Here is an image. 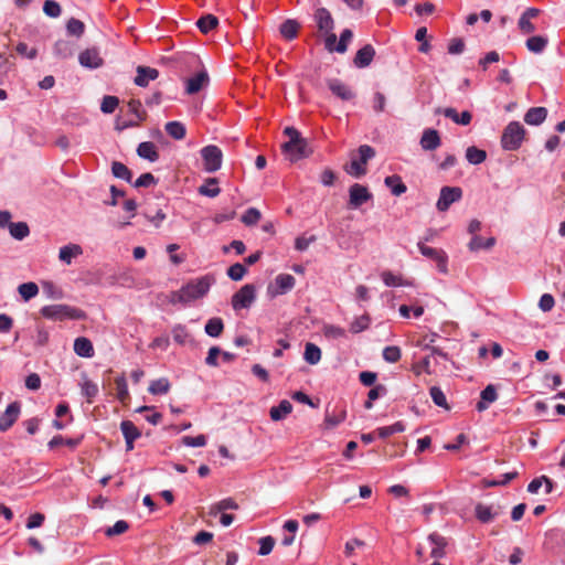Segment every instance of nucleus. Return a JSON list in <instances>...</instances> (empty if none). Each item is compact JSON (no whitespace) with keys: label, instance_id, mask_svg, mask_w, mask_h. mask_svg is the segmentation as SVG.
Masks as SVG:
<instances>
[{"label":"nucleus","instance_id":"nucleus-43","mask_svg":"<svg viewBox=\"0 0 565 565\" xmlns=\"http://www.w3.org/2000/svg\"><path fill=\"white\" fill-rule=\"evenodd\" d=\"M120 429L125 439L136 440L141 436L139 428L130 420H122Z\"/></svg>","mask_w":565,"mask_h":565},{"label":"nucleus","instance_id":"nucleus-49","mask_svg":"<svg viewBox=\"0 0 565 565\" xmlns=\"http://www.w3.org/2000/svg\"><path fill=\"white\" fill-rule=\"evenodd\" d=\"M43 294L50 299H62L64 294L63 290L52 281H42Z\"/></svg>","mask_w":565,"mask_h":565},{"label":"nucleus","instance_id":"nucleus-8","mask_svg":"<svg viewBox=\"0 0 565 565\" xmlns=\"http://www.w3.org/2000/svg\"><path fill=\"white\" fill-rule=\"evenodd\" d=\"M462 198V189L459 186H443L440 189L439 199L436 207L439 212H446L450 205L460 201Z\"/></svg>","mask_w":565,"mask_h":565},{"label":"nucleus","instance_id":"nucleus-28","mask_svg":"<svg viewBox=\"0 0 565 565\" xmlns=\"http://www.w3.org/2000/svg\"><path fill=\"white\" fill-rule=\"evenodd\" d=\"M547 116V110L545 107H532L524 115V121L527 125H540L542 124Z\"/></svg>","mask_w":565,"mask_h":565},{"label":"nucleus","instance_id":"nucleus-21","mask_svg":"<svg viewBox=\"0 0 565 565\" xmlns=\"http://www.w3.org/2000/svg\"><path fill=\"white\" fill-rule=\"evenodd\" d=\"M436 113H443L446 118L451 119L454 122L468 126L472 120V114L468 110H463L460 114L452 107H447L444 109H436Z\"/></svg>","mask_w":565,"mask_h":565},{"label":"nucleus","instance_id":"nucleus-27","mask_svg":"<svg viewBox=\"0 0 565 565\" xmlns=\"http://www.w3.org/2000/svg\"><path fill=\"white\" fill-rule=\"evenodd\" d=\"M137 153L140 158L154 162L159 159V152L153 142L143 141L138 145Z\"/></svg>","mask_w":565,"mask_h":565},{"label":"nucleus","instance_id":"nucleus-44","mask_svg":"<svg viewBox=\"0 0 565 565\" xmlns=\"http://www.w3.org/2000/svg\"><path fill=\"white\" fill-rule=\"evenodd\" d=\"M303 359L309 364H317L321 359V350L313 343H307L305 347Z\"/></svg>","mask_w":565,"mask_h":565},{"label":"nucleus","instance_id":"nucleus-58","mask_svg":"<svg viewBox=\"0 0 565 565\" xmlns=\"http://www.w3.org/2000/svg\"><path fill=\"white\" fill-rule=\"evenodd\" d=\"M246 267L241 263H236L227 268V276L234 280L239 281L246 274Z\"/></svg>","mask_w":565,"mask_h":565},{"label":"nucleus","instance_id":"nucleus-15","mask_svg":"<svg viewBox=\"0 0 565 565\" xmlns=\"http://www.w3.org/2000/svg\"><path fill=\"white\" fill-rule=\"evenodd\" d=\"M540 10L536 8H527L518 21V28L522 34H531L536 31L532 20L539 17Z\"/></svg>","mask_w":565,"mask_h":565},{"label":"nucleus","instance_id":"nucleus-54","mask_svg":"<svg viewBox=\"0 0 565 565\" xmlns=\"http://www.w3.org/2000/svg\"><path fill=\"white\" fill-rule=\"evenodd\" d=\"M370 327V317L367 315L355 318L350 324L352 333H360Z\"/></svg>","mask_w":565,"mask_h":565},{"label":"nucleus","instance_id":"nucleus-33","mask_svg":"<svg viewBox=\"0 0 565 565\" xmlns=\"http://www.w3.org/2000/svg\"><path fill=\"white\" fill-rule=\"evenodd\" d=\"M495 238L489 237L487 239H483L479 235H473L470 239L468 247L471 252H478L479 249H490L494 246Z\"/></svg>","mask_w":565,"mask_h":565},{"label":"nucleus","instance_id":"nucleus-1","mask_svg":"<svg viewBox=\"0 0 565 565\" xmlns=\"http://www.w3.org/2000/svg\"><path fill=\"white\" fill-rule=\"evenodd\" d=\"M212 285V279L209 276L201 277L192 280L181 289L172 291L169 296V301L172 305L182 303L186 305L193 300L205 296Z\"/></svg>","mask_w":565,"mask_h":565},{"label":"nucleus","instance_id":"nucleus-26","mask_svg":"<svg viewBox=\"0 0 565 565\" xmlns=\"http://www.w3.org/2000/svg\"><path fill=\"white\" fill-rule=\"evenodd\" d=\"M428 542L431 546V551H430L431 557L440 558L445 555L446 541L441 535H439L437 533H433L428 536Z\"/></svg>","mask_w":565,"mask_h":565},{"label":"nucleus","instance_id":"nucleus-61","mask_svg":"<svg viewBox=\"0 0 565 565\" xmlns=\"http://www.w3.org/2000/svg\"><path fill=\"white\" fill-rule=\"evenodd\" d=\"M402 356L401 349L396 345H390L383 350V359L388 363L397 362Z\"/></svg>","mask_w":565,"mask_h":565},{"label":"nucleus","instance_id":"nucleus-10","mask_svg":"<svg viewBox=\"0 0 565 565\" xmlns=\"http://www.w3.org/2000/svg\"><path fill=\"white\" fill-rule=\"evenodd\" d=\"M372 198L373 195L369 189L360 183H354L349 189V206L351 209H359Z\"/></svg>","mask_w":565,"mask_h":565},{"label":"nucleus","instance_id":"nucleus-38","mask_svg":"<svg viewBox=\"0 0 565 565\" xmlns=\"http://www.w3.org/2000/svg\"><path fill=\"white\" fill-rule=\"evenodd\" d=\"M204 330H205L206 334L212 338L220 337L224 330L223 320L217 317L209 319L205 324Z\"/></svg>","mask_w":565,"mask_h":565},{"label":"nucleus","instance_id":"nucleus-47","mask_svg":"<svg viewBox=\"0 0 565 565\" xmlns=\"http://www.w3.org/2000/svg\"><path fill=\"white\" fill-rule=\"evenodd\" d=\"M111 172L114 177L131 182L132 173L124 163L114 161L111 164Z\"/></svg>","mask_w":565,"mask_h":565},{"label":"nucleus","instance_id":"nucleus-45","mask_svg":"<svg viewBox=\"0 0 565 565\" xmlns=\"http://www.w3.org/2000/svg\"><path fill=\"white\" fill-rule=\"evenodd\" d=\"M217 24H218V20L213 14H205V15L201 17L196 22V25L200 29V31L205 34L209 33L214 28H216Z\"/></svg>","mask_w":565,"mask_h":565},{"label":"nucleus","instance_id":"nucleus-25","mask_svg":"<svg viewBox=\"0 0 565 565\" xmlns=\"http://www.w3.org/2000/svg\"><path fill=\"white\" fill-rule=\"evenodd\" d=\"M83 254V248L77 244H68L60 248L58 259L70 265L73 258Z\"/></svg>","mask_w":565,"mask_h":565},{"label":"nucleus","instance_id":"nucleus-35","mask_svg":"<svg viewBox=\"0 0 565 565\" xmlns=\"http://www.w3.org/2000/svg\"><path fill=\"white\" fill-rule=\"evenodd\" d=\"M172 335H173V340L181 345L193 342L191 333L188 331L186 327L183 324L174 326L172 329Z\"/></svg>","mask_w":565,"mask_h":565},{"label":"nucleus","instance_id":"nucleus-51","mask_svg":"<svg viewBox=\"0 0 565 565\" xmlns=\"http://www.w3.org/2000/svg\"><path fill=\"white\" fill-rule=\"evenodd\" d=\"M116 395L121 403H126L129 397L128 385L125 376L116 377Z\"/></svg>","mask_w":565,"mask_h":565},{"label":"nucleus","instance_id":"nucleus-16","mask_svg":"<svg viewBox=\"0 0 565 565\" xmlns=\"http://www.w3.org/2000/svg\"><path fill=\"white\" fill-rule=\"evenodd\" d=\"M209 81L210 78L207 72L205 70L200 71L185 81V93L188 95L196 94L209 84Z\"/></svg>","mask_w":565,"mask_h":565},{"label":"nucleus","instance_id":"nucleus-2","mask_svg":"<svg viewBox=\"0 0 565 565\" xmlns=\"http://www.w3.org/2000/svg\"><path fill=\"white\" fill-rule=\"evenodd\" d=\"M284 134L289 138V140L282 145V150L291 160L296 161L307 158L312 153L308 141L300 136V132L296 128L286 127Z\"/></svg>","mask_w":565,"mask_h":565},{"label":"nucleus","instance_id":"nucleus-18","mask_svg":"<svg viewBox=\"0 0 565 565\" xmlns=\"http://www.w3.org/2000/svg\"><path fill=\"white\" fill-rule=\"evenodd\" d=\"M78 62L83 67L87 68H98L103 65L99 51L95 47L83 51L78 56Z\"/></svg>","mask_w":565,"mask_h":565},{"label":"nucleus","instance_id":"nucleus-6","mask_svg":"<svg viewBox=\"0 0 565 565\" xmlns=\"http://www.w3.org/2000/svg\"><path fill=\"white\" fill-rule=\"evenodd\" d=\"M201 157L206 172H215L221 169L223 153L222 150L214 145H209L201 149Z\"/></svg>","mask_w":565,"mask_h":565},{"label":"nucleus","instance_id":"nucleus-48","mask_svg":"<svg viewBox=\"0 0 565 565\" xmlns=\"http://www.w3.org/2000/svg\"><path fill=\"white\" fill-rule=\"evenodd\" d=\"M347 417L345 409H340L337 414H330L327 412L324 417V426L327 429H332L341 424Z\"/></svg>","mask_w":565,"mask_h":565},{"label":"nucleus","instance_id":"nucleus-12","mask_svg":"<svg viewBox=\"0 0 565 565\" xmlns=\"http://www.w3.org/2000/svg\"><path fill=\"white\" fill-rule=\"evenodd\" d=\"M296 284V279L294 276L289 274H279L275 278L274 285L268 287V292L275 297L278 295H284L290 291Z\"/></svg>","mask_w":565,"mask_h":565},{"label":"nucleus","instance_id":"nucleus-42","mask_svg":"<svg viewBox=\"0 0 565 565\" xmlns=\"http://www.w3.org/2000/svg\"><path fill=\"white\" fill-rule=\"evenodd\" d=\"M9 232L10 235L18 241H22L30 234L29 226L25 222L10 223Z\"/></svg>","mask_w":565,"mask_h":565},{"label":"nucleus","instance_id":"nucleus-30","mask_svg":"<svg viewBox=\"0 0 565 565\" xmlns=\"http://www.w3.org/2000/svg\"><path fill=\"white\" fill-rule=\"evenodd\" d=\"M299 29L300 24L296 20L288 19L281 23L279 32L284 39L291 41L297 38Z\"/></svg>","mask_w":565,"mask_h":565},{"label":"nucleus","instance_id":"nucleus-56","mask_svg":"<svg viewBox=\"0 0 565 565\" xmlns=\"http://www.w3.org/2000/svg\"><path fill=\"white\" fill-rule=\"evenodd\" d=\"M262 214L256 207L247 209L246 212L242 215V222L247 226L257 224Z\"/></svg>","mask_w":565,"mask_h":565},{"label":"nucleus","instance_id":"nucleus-57","mask_svg":"<svg viewBox=\"0 0 565 565\" xmlns=\"http://www.w3.org/2000/svg\"><path fill=\"white\" fill-rule=\"evenodd\" d=\"M352 38H353L352 31L350 29H344L340 34L339 42L335 46V52L342 53V54L345 53L348 50V44L352 40Z\"/></svg>","mask_w":565,"mask_h":565},{"label":"nucleus","instance_id":"nucleus-14","mask_svg":"<svg viewBox=\"0 0 565 565\" xmlns=\"http://www.w3.org/2000/svg\"><path fill=\"white\" fill-rule=\"evenodd\" d=\"M313 20L320 33H329L334 29V20L326 8H318L313 13Z\"/></svg>","mask_w":565,"mask_h":565},{"label":"nucleus","instance_id":"nucleus-13","mask_svg":"<svg viewBox=\"0 0 565 565\" xmlns=\"http://www.w3.org/2000/svg\"><path fill=\"white\" fill-rule=\"evenodd\" d=\"M21 412V405L19 402H12L9 404L4 411L0 415V431L4 433L9 428L13 426V424L18 420Z\"/></svg>","mask_w":565,"mask_h":565},{"label":"nucleus","instance_id":"nucleus-29","mask_svg":"<svg viewBox=\"0 0 565 565\" xmlns=\"http://www.w3.org/2000/svg\"><path fill=\"white\" fill-rule=\"evenodd\" d=\"M74 351L82 358H92L94 355V348L90 340L84 337L75 339Z\"/></svg>","mask_w":565,"mask_h":565},{"label":"nucleus","instance_id":"nucleus-36","mask_svg":"<svg viewBox=\"0 0 565 565\" xmlns=\"http://www.w3.org/2000/svg\"><path fill=\"white\" fill-rule=\"evenodd\" d=\"M237 509H238V504L232 498H226V499L218 501L217 503L213 504L210 508V515L216 516L218 513L224 512L226 510H237Z\"/></svg>","mask_w":565,"mask_h":565},{"label":"nucleus","instance_id":"nucleus-22","mask_svg":"<svg viewBox=\"0 0 565 565\" xmlns=\"http://www.w3.org/2000/svg\"><path fill=\"white\" fill-rule=\"evenodd\" d=\"M137 75L135 77V84L140 87H146L150 81H154L159 76L158 70L150 66H138Z\"/></svg>","mask_w":565,"mask_h":565},{"label":"nucleus","instance_id":"nucleus-19","mask_svg":"<svg viewBox=\"0 0 565 565\" xmlns=\"http://www.w3.org/2000/svg\"><path fill=\"white\" fill-rule=\"evenodd\" d=\"M328 87L333 95L342 100H351L355 96L354 92L338 78L329 79Z\"/></svg>","mask_w":565,"mask_h":565},{"label":"nucleus","instance_id":"nucleus-55","mask_svg":"<svg viewBox=\"0 0 565 565\" xmlns=\"http://www.w3.org/2000/svg\"><path fill=\"white\" fill-rule=\"evenodd\" d=\"M66 30L70 35L79 38L85 31V25L81 20L72 18L67 21Z\"/></svg>","mask_w":565,"mask_h":565},{"label":"nucleus","instance_id":"nucleus-23","mask_svg":"<svg viewBox=\"0 0 565 565\" xmlns=\"http://www.w3.org/2000/svg\"><path fill=\"white\" fill-rule=\"evenodd\" d=\"M375 56V50L371 44H366L361 47L353 60V63L359 68L367 67Z\"/></svg>","mask_w":565,"mask_h":565},{"label":"nucleus","instance_id":"nucleus-3","mask_svg":"<svg viewBox=\"0 0 565 565\" xmlns=\"http://www.w3.org/2000/svg\"><path fill=\"white\" fill-rule=\"evenodd\" d=\"M40 313L42 317L53 321L79 320L85 316L81 309L64 303L44 306L41 308Z\"/></svg>","mask_w":565,"mask_h":565},{"label":"nucleus","instance_id":"nucleus-4","mask_svg":"<svg viewBox=\"0 0 565 565\" xmlns=\"http://www.w3.org/2000/svg\"><path fill=\"white\" fill-rule=\"evenodd\" d=\"M375 150L369 145L359 147L356 154L351 156V162L345 168L347 173L354 178H361L366 174V163L374 158Z\"/></svg>","mask_w":565,"mask_h":565},{"label":"nucleus","instance_id":"nucleus-63","mask_svg":"<svg viewBox=\"0 0 565 565\" xmlns=\"http://www.w3.org/2000/svg\"><path fill=\"white\" fill-rule=\"evenodd\" d=\"M323 334L330 339H339L345 337V330L338 326L326 324L323 327Z\"/></svg>","mask_w":565,"mask_h":565},{"label":"nucleus","instance_id":"nucleus-59","mask_svg":"<svg viewBox=\"0 0 565 565\" xmlns=\"http://www.w3.org/2000/svg\"><path fill=\"white\" fill-rule=\"evenodd\" d=\"M54 53L62 58L70 57L72 55V46L67 41L58 40L54 44Z\"/></svg>","mask_w":565,"mask_h":565},{"label":"nucleus","instance_id":"nucleus-7","mask_svg":"<svg viewBox=\"0 0 565 565\" xmlns=\"http://www.w3.org/2000/svg\"><path fill=\"white\" fill-rule=\"evenodd\" d=\"M256 299V289L252 284L244 285L232 297V307L234 310L249 308Z\"/></svg>","mask_w":565,"mask_h":565},{"label":"nucleus","instance_id":"nucleus-60","mask_svg":"<svg viewBox=\"0 0 565 565\" xmlns=\"http://www.w3.org/2000/svg\"><path fill=\"white\" fill-rule=\"evenodd\" d=\"M118 104H119V99L116 96L107 95L102 100L100 110L104 114H111L115 111Z\"/></svg>","mask_w":565,"mask_h":565},{"label":"nucleus","instance_id":"nucleus-53","mask_svg":"<svg viewBox=\"0 0 565 565\" xmlns=\"http://www.w3.org/2000/svg\"><path fill=\"white\" fill-rule=\"evenodd\" d=\"M429 394H430V397H431L433 402L437 406L443 407L445 409H449V405L447 403V398H446L444 392L440 390V387H438V386L430 387Z\"/></svg>","mask_w":565,"mask_h":565},{"label":"nucleus","instance_id":"nucleus-31","mask_svg":"<svg viewBox=\"0 0 565 565\" xmlns=\"http://www.w3.org/2000/svg\"><path fill=\"white\" fill-rule=\"evenodd\" d=\"M292 411V405L289 401L282 399L277 406H273L269 411L270 418L275 422L284 419Z\"/></svg>","mask_w":565,"mask_h":565},{"label":"nucleus","instance_id":"nucleus-5","mask_svg":"<svg viewBox=\"0 0 565 565\" xmlns=\"http://www.w3.org/2000/svg\"><path fill=\"white\" fill-rule=\"evenodd\" d=\"M525 136V129L519 121H511L503 130L501 146L504 150H518Z\"/></svg>","mask_w":565,"mask_h":565},{"label":"nucleus","instance_id":"nucleus-52","mask_svg":"<svg viewBox=\"0 0 565 565\" xmlns=\"http://www.w3.org/2000/svg\"><path fill=\"white\" fill-rule=\"evenodd\" d=\"M404 430H405V425L403 424V422H396L393 425L377 428V434L381 438H387L391 435L402 433Z\"/></svg>","mask_w":565,"mask_h":565},{"label":"nucleus","instance_id":"nucleus-46","mask_svg":"<svg viewBox=\"0 0 565 565\" xmlns=\"http://www.w3.org/2000/svg\"><path fill=\"white\" fill-rule=\"evenodd\" d=\"M18 291L24 301H29L39 294V286L35 282H24L18 287Z\"/></svg>","mask_w":565,"mask_h":565},{"label":"nucleus","instance_id":"nucleus-41","mask_svg":"<svg viewBox=\"0 0 565 565\" xmlns=\"http://www.w3.org/2000/svg\"><path fill=\"white\" fill-rule=\"evenodd\" d=\"M466 159L471 164H480L487 159V152L475 146H470L466 150Z\"/></svg>","mask_w":565,"mask_h":565},{"label":"nucleus","instance_id":"nucleus-11","mask_svg":"<svg viewBox=\"0 0 565 565\" xmlns=\"http://www.w3.org/2000/svg\"><path fill=\"white\" fill-rule=\"evenodd\" d=\"M128 109L129 113L132 114L136 117V120H129V121H122L119 120L116 121V129L124 130L129 127L138 126L140 121H143L146 119V111L142 109L141 102L138 99H131L128 103Z\"/></svg>","mask_w":565,"mask_h":565},{"label":"nucleus","instance_id":"nucleus-40","mask_svg":"<svg viewBox=\"0 0 565 565\" xmlns=\"http://www.w3.org/2000/svg\"><path fill=\"white\" fill-rule=\"evenodd\" d=\"M170 382L166 377L154 380L150 383L148 391L152 395H163L170 391Z\"/></svg>","mask_w":565,"mask_h":565},{"label":"nucleus","instance_id":"nucleus-39","mask_svg":"<svg viewBox=\"0 0 565 565\" xmlns=\"http://www.w3.org/2000/svg\"><path fill=\"white\" fill-rule=\"evenodd\" d=\"M166 131L171 138L175 140L183 139L186 134L185 126L180 121H169L166 125Z\"/></svg>","mask_w":565,"mask_h":565},{"label":"nucleus","instance_id":"nucleus-17","mask_svg":"<svg viewBox=\"0 0 565 565\" xmlns=\"http://www.w3.org/2000/svg\"><path fill=\"white\" fill-rule=\"evenodd\" d=\"M501 513L500 505H486L478 503L475 507V515L481 523H489L494 520Z\"/></svg>","mask_w":565,"mask_h":565},{"label":"nucleus","instance_id":"nucleus-20","mask_svg":"<svg viewBox=\"0 0 565 565\" xmlns=\"http://www.w3.org/2000/svg\"><path fill=\"white\" fill-rule=\"evenodd\" d=\"M420 147L426 151L436 150L441 145L439 132L436 129L427 128L423 131Z\"/></svg>","mask_w":565,"mask_h":565},{"label":"nucleus","instance_id":"nucleus-62","mask_svg":"<svg viewBox=\"0 0 565 565\" xmlns=\"http://www.w3.org/2000/svg\"><path fill=\"white\" fill-rule=\"evenodd\" d=\"M43 11L47 17L58 18L62 13L61 6L54 0H45Z\"/></svg>","mask_w":565,"mask_h":565},{"label":"nucleus","instance_id":"nucleus-34","mask_svg":"<svg viewBox=\"0 0 565 565\" xmlns=\"http://www.w3.org/2000/svg\"><path fill=\"white\" fill-rule=\"evenodd\" d=\"M199 193L204 196L215 198L220 194L218 180L216 178L206 179L205 183L199 188Z\"/></svg>","mask_w":565,"mask_h":565},{"label":"nucleus","instance_id":"nucleus-32","mask_svg":"<svg viewBox=\"0 0 565 565\" xmlns=\"http://www.w3.org/2000/svg\"><path fill=\"white\" fill-rule=\"evenodd\" d=\"M548 44V39L543 35H534L526 40V49L535 54L542 53Z\"/></svg>","mask_w":565,"mask_h":565},{"label":"nucleus","instance_id":"nucleus-24","mask_svg":"<svg viewBox=\"0 0 565 565\" xmlns=\"http://www.w3.org/2000/svg\"><path fill=\"white\" fill-rule=\"evenodd\" d=\"M480 397L481 399L477 403L476 408L478 412H483L489 407L491 403L495 402L498 398V393L494 385L489 384L486 388H483L481 391Z\"/></svg>","mask_w":565,"mask_h":565},{"label":"nucleus","instance_id":"nucleus-37","mask_svg":"<svg viewBox=\"0 0 565 565\" xmlns=\"http://www.w3.org/2000/svg\"><path fill=\"white\" fill-rule=\"evenodd\" d=\"M384 182H385V185L391 189V192L394 195L398 196V195L405 193L407 190L406 185L403 183L399 175L394 174V175L386 177Z\"/></svg>","mask_w":565,"mask_h":565},{"label":"nucleus","instance_id":"nucleus-9","mask_svg":"<svg viewBox=\"0 0 565 565\" xmlns=\"http://www.w3.org/2000/svg\"><path fill=\"white\" fill-rule=\"evenodd\" d=\"M417 246L423 256L436 262L437 269L440 273H443V274L448 273V267H447L448 257H447V254L443 249L429 247V246L425 245L423 242H418Z\"/></svg>","mask_w":565,"mask_h":565},{"label":"nucleus","instance_id":"nucleus-50","mask_svg":"<svg viewBox=\"0 0 565 565\" xmlns=\"http://www.w3.org/2000/svg\"><path fill=\"white\" fill-rule=\"evenodd\" d=\"M82 394L87 398L88 403L93 402L98 394V386L90 380L85 379L81 384Z\"/></svg>","mask_w":565,"mask_h":565},{"label":"nucleus","instance_id":"nucleus-64","mask_svg":"<svg viewBox=\"0 0 565 565\" xmlns=\"http://www.w3.org/2000/svg\"><path fill=\"white\" fill-rule=\"evenodd\" d=\"M129 529V524L128 522L124 521V520H119L117 521L113 526L108 527L106 531H105V534L107 536H115V535H119V534H122L125 533L127 530Z\"/></svg>","mask_w":565,"mask_h":565}]
</instances>
